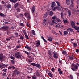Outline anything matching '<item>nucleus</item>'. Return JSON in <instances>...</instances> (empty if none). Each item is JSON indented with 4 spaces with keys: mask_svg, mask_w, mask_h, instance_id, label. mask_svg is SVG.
Returning <instances> with one entry per match:
<instances>
[{
    "mask_svg": "<svg viewBox=\"0 0 79 79\" xmlns=\"http://www.w3.org/2000/svg\"><path fill=\"white\" fill-rule=\"evenodd\" d=\"M16 58L18 59V58H21V56H22V55L21 53L19 52H17L16 53H15L13 55Z\"/></svg>",
    "mask_w": 79,
    "mask_h": 79,
    "instance_id": "nucleus-1",
    "label": "nucleus"
},
{
    "mask_svg": "<svg viewBox=\"0 0 79 79\" xmlns=\"http://www.w3.org/2000/svg\"><path fill=\"white\" fill-rule=\"evenodd\" d=\"M52 55L53 56L54 58L56 59L58 58V53L55 52V51L52 52Z\"/></svg>",
    "mask_w": 79,
    "mask_h": 79,
    "instance_id": "nucleus-2",
    "label": "nucleus"
},
{
    "mask_svg": "<svg viewBox=\"0 0 79 79\" xmlns=\"http://www.w3.org/2000/svg\"><path fill=\"white\" fill-rule=\"evenodd\" d=\"M71 68L72 70L73 71H76L77 69H78V66L77 65H74V66L72 67L71 65Z\"/></svg>",
    "mask_w": 79,
    "mask_h": 79,
    "instance_id": "nucleus-3",
    "label": "nucleus"
},
{
    "mask_svg": "<svg viewBox=\"0 0 79 79\" xmlns=\"http://www.w3.org/2000/svg\"><path fill=\"white\" fill-rule=\"evenodd\" d=\"M71 23L72 27H73L74 29H77V28H79V27H77V26H75L76 24L74 21H72L71 22Z\"/></svg>",
    "mask_w": 79,
    "mask_h": 79,
    "instance_id": "nucleus-4",
    "label": "nucleus"
},
{
    "mask_svg": "<svg viewBox=\"0 0 79 79\" xmlns=\"http://www.w3.org/2000/svg\"><path fill=\"white\" fill-rule=\"evenodd\" d=\"M9 27H10L9 26H3L0 28V29L1 30H2V29H3L5 31H6V30H8V28H9Z\"/></svg>",
    "mask_w": 79,
    "mask_h": 79,
    "instance_id": "nucleus-5",
    "label": "nucleus"
},
{
    "mask_svg": "<svg viewBox=\"0 0 79 79\" xmlns=\"http://www.w3.org/2000/svg\"><path fill=\"white\" fill-rule=\"evenodd\" d=\"M20 73V72L18 71V69H16L14 71L13 74H15V75L17 74V75H18Z\"/></svg>",
    "mask_w": 79,
    "mask_h": 79,
    "instance_id": "nucleus-6",
    "label": "nucleus"
},
{
    "mask_svg": "<svg viewBox=\"0 0 79 79\" xmlns=\"http://www.w3.org/2000/svg\"><path fill=\"white\" fill-rule=\"evenodd\" d=\"M24 16L25 17H27V16H28L27 17V18L28 19H31V16H30V15H29V14L26 13L24 14Z\"/></svg>",
    "mask_w": 79,
    "mask_h": 79,
    "instance_id": "nucleus-7",
    "label": "nucleus"
},
{
    "mask_svg": "<svg viewBox=\"0 0 79 79\" xmlns=\"http://www.w3.org/2000/svg\"><path fill=\"white\" fill-rule=\"evenodd\" d=\"M25 48H27V50H29L30 51L32 50V49L31 48L29 47V46H28V45H27L25 46Z\"/></svg>",
    "mask_w": 79,
    "mask_h": 79,
    "instance_id": "nucleus-8",
    "label": "nucleus"
},
{
    "mask_svg": "<svg viewBox=\"0 0 79 79\" xmlns=\"http://www.w3.org/2000/svg\"><path fill=\"white\" fill-rule=\"evenodd\" d=\"M67 31L68 32H74V31H73V29H72L71 28H69L67 29Z\"/></svg>",
    "mask_w": 79,
    "mask_h": 79,
    "instance_id": "nucleus-9",
    "label": "nucleus"
},
{
    "mask_svg": "<svg viewBox=\"0 0 79 79\" xmlns=\"http://www.w3.org/2000/svg\"><path fill=\"white\" fill-rule=\"evenodd\" d=\"M3 59V55L2 54H0V61L2 60Z\"/></svg>",
    "mask_w": 79,
    "mask_h": 79,
    "instance_id": "nucleus-10",
    "label": "nucleus"
},
{
    "mask_svg": "<svg viewBox=\"0 0 79 79\" xmlns=\"http://www.w3.org/2000/svg\"><path fill=\"white\" fill-rule=\"evenodd\" d=\"M63 21H64V24H66V23H68V20H67V19H66V18H64L63 19Z\"/></svg>",
    "mask_w": 79,
    "mask_h": 79,
    "instance_id": "nucleus-11",
    "label": "nucleus"
},
{
    "mask_svg": "<svg viewBox=\"0 0 79 79\" xmlns=\"http://www.w3.org/2000/svg\"><path fill=\"white\" fill-rule=\"evenodd\" d=\"M55 6V3L54 2H52V8H54Z\"/></svg>",
    "mask_w": 79,
    "mask_h": 79,
    "instance_id": "nucleus-12",
    "label": "nucleus"
},
{
    "mask_svg": "<svg viewBox=\"0 0 79 79\" xmlns=\"http://www.w3.org/2000/svg\"><path fill=\"white\" fill-rule=\"evenodd\" d=\"M69 59L70 60H72L73 59H74V56H69Z\"/></svg>",
    "mask_w": 79,
    "mask_h": 79,
    "instance_id": "nucleus-13",
    "label": "nucleus"
},
{
    "mask_svg": "<svg viewBox=\"0 0 79 79\" xmlns=\"http://www.w3.org/2000/svg\"><path fill=\"white\" fill-rule=\"evenodd\" d=\"M36 47H39V46L40 45V41H38L36 43Z\"/></svg>",
    "mask_w": 79,
    "mask_h": 79,
    "instance_id": "nucleus-14",
    "label": "nucleus"
},
{
    "mask_svg": "<svg viewBox=\"0 0 79 79\" xmlns=\"http://www.w3.org/2000/svg\"><path fill=\"white\" fill-rule=\"evenodd\" d=\"M67 13H68L69 16L70 17V16L71 15V10H69V11L67 12Z\"/></svg>",
    "mask_w": 79,
    "mask_h": 79,
    "instance_id": "nucleus-15",
    "label": "nucleus"
},
{
    "mask_svg": "<svg viewBox=\"0 0 79 79\" xmlns=\"http://www.w3.org/2000/svg\"><path fill=\"white\" fill-rule=\"evenodd\" d=\"M70 0H66V3L68 5H70L71 3L70 1H69Z\"/></svg>",
    "mask_w": 79,
    "mask_h": 79,
    "instance_id": "nucleus-16",
    "label": "nucleus"
},
{
    "mask_svg": "<svg viewBox=\"0 0 79 79\" xmlns=\"http://www.w3.org/2000/svg\"><path fill=\"white\" fill-rule=\"evenodd\" d=\"M35 6H33L32 8V13H34V12L35 11Z\"/></svg>",
    "mask_w": 79,
    "mask_h": 79,
    "instance_id": "nucleus-17",
    "label": "nucleus"
},
{
    "mask_svg": "<svg viewBox=\"0 0 79 79\" xmlns=\"http://www.w3.org/2000/svg\"><path fill=\"white\" fill-rule=\"evenodd\" d=\"M19 5V4L18 3H17L14 5V8L15 9L16 8V7H18Z\"/></svg>",
    "mask_w": 79,
    "mask_h": 79,
    "instance_id": "nucleus-18",
    "label": "nucleus"
},
{
    "mask_svg": "<svg viewBox=\"0 0 79 79\" xmlns=\"http://www.w3.org/2000/svg\"><path fill=\"white\" fill-rule=\"evenodd\" d=\"M15 67L14 66L12 67H10L8 68V69H14L15 68Z\"/></svg>",
    "mask_w": 79,
    "mask_h": 79,
    "instance_id": "nucleus-19",
    "label": "nucleus"
},
{
    "mask_svg": "<svg viewBox=\"0 0 79 79\" xmlns=\"http://www.w3.org/2000/svg\"><path fill=\"white\" fill-rule=\"evenodd\" d=\"M0 16H2L4 18V17H5V15L3 13H0Z\"/></svg>",
    "mask_w": 79,
    "mask_h": 79,
    "instance_id": "nucleus-20",
    "label": "nucleus"
},
{
    "mask_svg": "<svg viewBox=\"0 0 79 79\" xmlns=\"http://www.w3.org/2000/svg\"><path fill=\"white\" fill-rule=\"evenodd\" d=\"M52 22H53V24H54V23H55V24H58V22H57V21L54 20H52Z\"/></svg>",
    "mask_w": 79,
    "mask_h": 79,
    "instance_id": "nucleus-21",
    "label": "nucleus"
},
{
    "mask_svg": "<svg viewBox=\"0 0 79 79\" xmlns=\"http://www.w3.org/2000/svg\"><path fill=\"white\" fill-rule=\"evenodd\" d=\"M48 40L50 42H52V38L49 37H48Z\"/></svg>",
    "mask_w": 79,
    "mask_h": 79,
    "instance_id": "nucleus-22",
    "label": "nucleus"
},
{
    "mask_svg": "<svg viewBox=\"0 0 79 79\" xmlns=\"http://www.w3.org/2000/svg\"><path fill=\"white\" fill-rule=\"evenodd\" d=\"M48 53L52 57V51L51 50H50L48 51Z\"/></svg>",
    "mask_w": 79,
    "mask_h": 79,
    "instance_id": "nucleus-23",
    "label": "nucleus"
},
{
    "mask_svg": "<svg viewBox=\"0 0 79 79\" xmlns=\"http://www.w3.org/2000/svg\"><path fill=\"white\" fill-rule=\"evenodd\" d=\"M77 44L75 43H73V47H77Z\"/></svg>",
    "mask_w": 79,
    "mask_h": 79,
    "instance_id": "nucleus-24",
    "label": "nucleus"
},
{
    "mask_svg": "<svg viewBox=\"0 0 79 79\" xmlns=\"http://www.w3.org/2000/svg\"><path fill=\"white\" fill-rule=\"evenodd\" d=\"M49 24H50V25H53V20L52 21V22H48Z\"/></svg>",
    "mask_w": 79,
    "mask_h": 79,
    "instance_id": "nucleus-25",
    "label": "nucleus"
},
{
    "mask_svg": "<svg viewBox=\"0 0 79 79\" xmlns=\"http://www.w3.org/2000/svg\"><path fill=\"white\" fill-rule=\"evenodd\" d=\"M57 18L56 17V16L54 15L53 17H52V19H53V20H55V19H56V18Z\"/></svg>",
    "mask_w": 79,
    "mask_h": 79,
    "instance_id": "nucleus-26",
    "label": "nucleus"
},
{
    "mask_svg": "<svg viewBox=\"0 0 79 79\" xmlns=\"http://www.w3.org/2000/svg\"><path fill=\"white\" fill-rule=\"evenodd\" d=\"M2 66L3 67V66H5V64H3V63H1V64H0V69L2 68Z\"/></svg>",
    "mask_w": 79,
    "mask_h": 79,
    "instance_id": "nucleus-27",
    "label": "nucleus"
},
{
    "mask_svg": "<svg viewBox=\"0 0 79 79\" xmlns=\"http://www.w3.org/2000/svg\"><path fill=\"white\" fill-rule=\"evenodd\" d=\"M32 34L33 35H35V31L34 30H32L31 31Z\"/></svg>",
    "mask_w": 79,
    "mask_h": 79,
    "instance_id": "nucleus-28",
    "label": "nucleus"
},
{
    "mask_svg": "<svg viewBox=\"0 0 79 79\" xmlns=\"http://www.w3.org/2000/svg\"><path fill=\"white\" fill-rule=\"evenodd\" d=\"M55 2H56V3L57 4V5H58V6H60L61 4H60V2H58V1H56Z\"/></svg>",
    "mask_w": 79,
    "mask_h": 79,
    "instance_id": "nucleus-29",
    "label": "nucleus"
},
{
    "mask_svg": "<svg viewBox=\"0 0 79 79\" xmlns=\"http://www.w3.org/2000/svg\"><path fill=\"white\" fill-rule=\"evenodd\" d=\"M15 10H17V11L18 13H19V12H20V9L19 8H18L17 9L16 8H15Z\"/></svg>",
    "mask_w": 79,
    "mask_h": 79,
    "instance_id": "nucleus-30",
    "label": "nucleus"
},
{
    "mask_svg": "<svg viewBox=\"0 0 79 79\" xmlns=\"http://www.w3.org/2000/svg\"><path fill=\"white\" fill-rule=\"evenodd\" d=\"M35 74H36V76H40V74L38 71H36L35 73Z\"/></svg>",
    "mask_w": 79,
    "mask_h": 79,
    "instance_id": "nucleus-31",
    "label": "nucleus"
},
{
    "mask_svg": "<svg viewBox=\"0 0 79 79\" xmlns=\"http://www.w3.org/2000/svg\"><path fill=\"white\" fill-rule=\"evenodd\" d=\"M53 12L52 11H50L49 12V15H50V16H53Z\"/></svg>",
    "mask_w": 79,
    "mask_h": 79,
    "instance_id": "nucleus-32",
    "label": "nucleus"
},
{
    "mask_svg": "<svg viewBox=\"0 0 79 79\" xmlns=\"http://www.w3.org/2000/svg\"><path fill=\"white\" fill-rule=\"evenodd\" d=\"M32 79H37V77L35 75H33L32 77Z\"/></svg>",
    "mask_w": 79,
    "mask_h": 79,
    "instance_id": "nucleus-33",
    "label": "nucleus"
},
{
    "mask_svg": "<svg viewBox=\"0 0 79 79\" xmlns=\"http://www.w3.org/2000/svg\"><path fill=\"white\" fill-rule=\"evenodd\" d=\"M58 25H56L55 26L56 27V28H59L60 27V25H59V23L57 24Z\"/></svg>",
    "mask_w": 79,
    "mask_h": 79,
    "instance_id": "nucleus-34",
    "label": "nucleus"
},
{
    "mask_svg": "<svg viewBox=\"0 0 79 79\" xmlns=\"http://www.w3.org/2000/svg\"><path fill=\"white\" fill-rule=\"evenodd\" d=\"M48 76H50L51 77H53V75H52V74H51V73H48Z\"/></svg>",
    "mask_w": 79,
    "mask_h": 79,
    "instance_id": "nucleus-35",
    "label": "nucleus"
},
{
    "mask_svg": "<svg viewBox=\"0 0 79 79\" xmlns=\"http://www.w3.org/2000/svg\"><path fill=\"white\" fill-rule=\"evenodd\" d=\"M36 66L37 68H40V65L38 64H36V66Z\"/></svg>",
    "mask_w": 79,
    "mask_h": 79,
    "instance_id": "nucleus-36",
    "label": "nucleus"
},
{
    "mask_svg": "<svg viewBox=\"0 0 79 79\" xmlns=\"http://www.w3.org/2000/svg\"><path fill=\"white\" fill-rule=\"evenodd\" d=\"M69 77L70 79H74V78H73V76L72 75H70Z\"/></svg>",
    "mask_w": 79,
    "mask_h": 79,
    "instance_id": "nucleus-37",
    "label": "nucleus"
},
{
    "mask_svg": "<svg viewBox=\"0 0 79 79\" xmlns=\"http://www.w3.org/2000/svg\"><path fill=\"white\" fill-rule=\"evenodd\" d=\"M26 26L28 27H30V24H29V23H27L26 24Z\"/></svg>",
    "mask_w": 79,
    "mask_h": 79,
    "instance_id": "nucleus-38",
    "label": "nucleus"
},
{
    "mask_svg": "<svg viewBox=\"0 0 79 79\" xmlns=\"http://www.w3.org/2000/svg\"><path fill=\"white\" fill-rule=\"evenodd\" d=\"M41 38L43 40H44V41L45 42H46V43L47 42L46 41V40H45L44 38V37L43 36L41 37Z\"/></svg>",
    "mask_w": 79,
    "mask_h": 79,
    "instance_id": "nucleus-39",
    "label": "nucleus"
},
{
    "mask_svg": "<svg viewBox=\"0 0 79 79\" xmlns=\"http://www.w3.org/2000/svg\"><path fill=\"white\" fill-rule=\"evenodd\" d=\"M56 20L58 21V22H61V20H60L59 19H58V18H56Z\"/></svg>",
    "mask_w": 79,
    "mask_h": 79,
    "instance_id": "nucleus-40",
    "label": "nucleus"
},
{
    "mask_svg": "<svg viewBox=\"0 0 79 79\" xmlns=\"http://www.w3.org/2000/svg\"><path fill=\"white\" fill-rule=\"evenodd\" d=\"M31 65H32V66H35L36 64L35 63H31Z\"/></svg>",
    "mask_w": 79,
    "mask_h": 79,
    "instance_id": "nucleus-41",
    "label": "nucleus"
},
{
    "mask_svg": "<svg viewBox=\"0 0 79 79\" xmlns=\"http://www.w3.org/2000/svg\"><path fill=\"white\" fill-rule=\"evenodd\" d=\"M18 33H16L15 34V37H18Z\"/></svg>",
    "mask_w": 79,
    "mask_h": 79,
    "instance_id": "nucleus-42",
    "label": "nucleus"
},
{
    "mask_svg": "<svg viewBox=\"0 0 79 79\" xmlns=\"http://www.w3.org/2000/svg\"><path fill=\"white\" fill-rule=\"evenodd\" d=\"M11 37H8L6 39V40H11Z\"/></svg>",
    "mask_w": 79,
    "mask_h": 79,
    "instance_id": "nucleus-43",
    "label": "nucleus"
},
{
    "mask_svg": "<svg viewBox=\"0 0 79 79\" xmlns=\"http://www.w3.org/2000/svg\"><path fill=\"white\" fill-rule=\"evenodd\" d=\"M64 35H66L68 34V32L67 31H64Z\"/></svg>",
    "mask_w": 79,
    "mask_h": 79,
    "instance_id": "nucleus-44",
    "label": "nucleus"
},
{
    "mask_svg": "<svg viewBox=\"0 0 79 79\" xmlns=\"http://www.w3.org/2000/svg\"><path fill=\"white\" fill-rule=\"evenodd\" d=\"M11 6L10 4H8L7 5V8H11Z\"/></svg>",
    "mask_w": 79,
    "mask_h": 79,
    "instance_id": "nucleus-45",
    "label": "nucleus"
},
{
    "mask_svg": "<svg viewBox=\"0 0 79 79\" xmlns=\"http://www.w3.org/2000/svg\"><path fill=\"white\" fill-rule=\"evenodd\" d=\"M11 2H13V3H16V2L17 1V0H10Z\"/></svg>",
    "mask_w": 79,
    "mask_h": 79,
    "instance_id": "nucleus-46",
    "label": "nucleus"
},
{
    "mask_svg": "<svg viewBox=\"0 0 79 79\" xmlns=\"http://www.w3.org/2000/svg\"><path fill=\"white\" fill-rule=\"evenodd\" d=\"M66 52L65 51H62V54L63 55H66Z\"/></svg>",
    "mask_w": 79,
    "mask_h": 79,
    "instance_id": "nucleus-47",
    "label": "nucleus"
},
{
    "mask_svg": "<svg viewBox=\"0 0 79 79\" xmlns=\"http://www.w3.org/2000/svg\"><path fill=\"white\" fill-rule=\"evenodd\" d=\"M6 75V73H3L2 74V76L4 77Z\"/></svg>",
    "mask_w": 79,
    "mask_h": 79,
    "instance_id": "nucleus-48",
    "label": "nucleus"
},
{
    "mask_svg": "<svg viewBox=\"0 0 79 79\" xmlns=\"http://www.w3.org/2000/svg\"><path fill=\"white\" fill-rule=\"evenodd\" d=\"M25 37L27 39H29V37L28 36V35H27V34L25 35Z\"/></svg>",
    "mask_w": 79,
    "mask_h": 79,
    "instance_id": "nucleus-49",
    "label": "nucleus"
},
{
    "mask_svg": "<svg viewBox=\"0 0 79 79\" xmlns=\"http://www.w3.org/2000/svg\"><path fill=\"white\" fill-rule=\"evenodd\" d=\"M10 58H11L12 60H15V57L13 56H10Z\"/></svg>",
    "mask_w": 79,
    "mask_h": 79,
    "instance_id": "nucleus-50",
    "label": "nucleus"
},
{
    "mask_svg": "<svg viewBox=\"0 0 79 79\" xmlns=\"http://www.w3.org/2000/svg\"><path fill=\"white\" fill-rule=\"evenodd\" d=\"M20 26H25V25L23 23H20Z\"/></svg>",
    "mask_w": 79,
    "mask_h": 79,
    "instance_id": "nucleus-51",
    "label": "nucleus"
},
{
    "mask_svg": "<svg viewBox=\"0 0 79 79\" xmlns=\"http://www.w3.org/2000/svg\"><path fill=\"white\" fill-rule=\"evenodd\" d=\"M20 38L21 40H23L24 39V37L23 36H20Z\"/></svg>",
    "mask_w": 79,
    "mask_h": 79,
    "instance_id": "nucleus-52",
    "label": "nucleus"
},
{
    "mask_svg": "<svg viewBox=\"0 0 79 79\" xmlns=\"http://www.w3.org/2000/svg\"><path fill=\"white\" fill-rule=\"evenodd\" d=\"M64 10H65V11H67V12H68V11H69V10L67 8H64Z\"/></svg>",
    "mask_w": 79,
    "mask_h": 79,
    "instance_id": "nucleus-53",
    "label": "nucleus"
},
{
    "mask_svg": "<svg viewBox=\"0 0 79 79\" xmlns=\"http://www.w3.org/2000/svg\"><path fill=\"white\" fill-rule=\"evenodd\" d=\"M76 30H77V31L78 32H79V28H75Z\"/></svg>",
    "mask_w": 79,
    "mask_h": 79,
    "instance_id": "nucleus-54",
    "label": "nucleus"
},
{
    "mask_svg": "<svg viewBox=\"0 0 79 79\" xmlns=\"http://www.w3.org/2000/svg\"><path fill=\"white\" fill-rule=\"evenodd\" d=\"M71 2L72 3V4L70 6V7H73V0H71Z\"/></svg>",
    "mask_w": 79,
    "mask_h": 79,
    "instance_id": "nucleus-55",
    "label": "nucleus"
},
{
    "mask_svg": "<svg viewBox=\"0 0 79 79\" xmlns=\"http://www.w3.org/2000/svg\"><path fill=\"white\" fill-rule=\"evenodd\" d=\"M23 33L25 35H26V34H27L26 33V31L24 30L23 31Z\"/></svg>",
    "mask_w": 79,
    "mask_h": 79,
    "instance_id": "nucleus-56",
    "label": "nucleus"
},
{
    "mask_svg": "<svg viewBox=\"0 0 79 79\" xmlns=\"http://www.w3.org/2000/svg\"><path fill=\"white\" fill-rule=\"evenodd\" d=\"M61 17L62 18H63V13L62 12L61 13Z\"/></svg>",
    "mask_w": 79,
    "mask_h": 79,
    "instance_id": "nucleus-57",
    "label": "nucleus"
},
{
    "mask_svg": "<svg viewBox=\"0 0 79 79\" xmlns=\"http://www.w3.org/2000/svg\"><path fill=\"white\" fill-rule=\"evenodd\" d=\"M51 70L53 72H54V71H55V68H52L51 69Z\"/></svg>",
    "mask_w": 79,
    "mask_h": 79,
    "instance_id": "nucleus-58",
    "label": "nucleus"
},
{
    "mask_svg": "<svg viewBox=\"0 0 79 79\" xmlns=\"http://www.w3.org/2000/svg\"><path fill=\"white\" fill-rule=\"evenodd\" d=\"M47 16V14H44V18H45Z\"/></svg>",
    "mask_w": 79,
    "mask_h": 79,
    "instance_id": "nucleus-59",
    "label": "nucleus"
},
{
    "mask_svg": "<svg viewBox=\"0 0 79 79\" xmlns=\"http://www.w3.org/2000/svg\"><path fill=\"white\" fill-rule=\"evenodd\" d=\"M57 10L56 7H55L54 8V9L53 10V11H56Z\"/></svg>",
    "mask_w": 79,
    "mask_h": 79,
    "instance_id": "nucleus-60",
    "label": "nucleus"
},
{
    "mask_svg": "<svg viewBox=\"0 0 79 79\" xmlns=\"http://www.w3.org/2000/svg\"><path fill=\"white\" fill-rule=\"evenodd\" d=\"M19 16H20V17L23 18V16H24V15L23 14H21L19 15Z\"/></svg>",
    "mask_w": 79,
    "mask_h": 79,
    "instance_id": "nucleus-61",
    "label": "nucleus"
},
{
    "mask_svg": "<svg viewBox=\"0 0 79 79\" xmlns=\"http://www.w3.org/2000/svg\"><path fill=\"white\" fill-rule=\"evenodd\" d=\"M76 52L77 53H79V49H77L76 50Z\"/></svg>",
    "mask_w": 79,
    "mask_h": 79,
    "instance_id": "nucleus-62",
    "label": "nucleus"
},
{
    "mask_svg": "<svg viewBox=\"0 0 79 79\" xmlns=\"http://www.w3.org/2000/svg\"><path fill=\"white\" fill-rule=\"evenodd\" d=\"M59 73L60 74H63V72H62V71H60V72H59Z\"/></svg>",
    "mask_w": 79,
    "mask_h": 79,
    "instance_id": "nucleus-63",
    "label": "nucleus"
},
{
    "mask_svg": "<svg viewBox=\"0 0 79 79\" xmlns=\"http://www.w3.org/2000/svg\"><path fill=\"white\" fill-rule=\"evenodd\" d=\"M77 4L79 5V0H77Z\"/></svg>",
    "mask_w": 79,
    "mask_h": 79,
    "instance_id": "nucleus-64",
    "label": "nucleus"
}]
</instances>
